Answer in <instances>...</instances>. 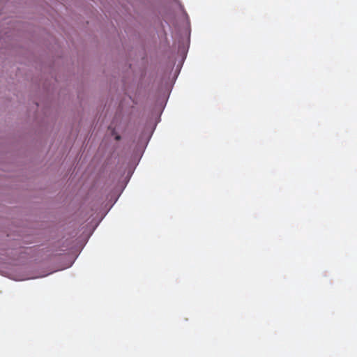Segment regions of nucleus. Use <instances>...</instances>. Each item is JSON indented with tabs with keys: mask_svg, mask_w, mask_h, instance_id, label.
<instances>
[{
	"mask_svg": "<svg viewBox=\"0 0 357 357\" xmlns=\"http://www.w3.org/2000/svg\"><path fill=\"white\" fill-rule=\"evenodd\" d=\"M120 139H121L120 135H116V136L115 137V139H116V140H119Z\"/></svg>",
	"mask_w": 357,
	"mask_h": 357,
	"instance_id": "nucleus-1",
	"label": "nucleus"
}]
</instances>
